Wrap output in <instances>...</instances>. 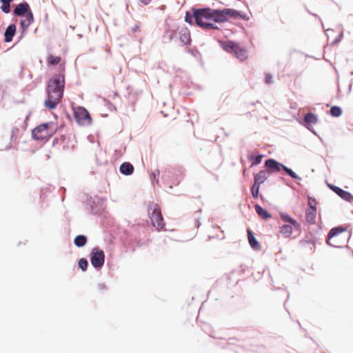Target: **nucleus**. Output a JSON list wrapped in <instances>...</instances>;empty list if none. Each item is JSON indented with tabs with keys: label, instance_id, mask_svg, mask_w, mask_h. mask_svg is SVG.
<instances>
[{
	"label": "nucleus",
	"instance_id": "ddd939ff",
	"mask_svg": "<svg viewBox=\"0 0 353 353\" xmlns=\"http://www.w3.org/2000/svg\"><path fill=\"white\" fill-rule=\"evenodd\" d=\"M179 40L183 45H190L191 42L190 33L187 28H182L179 32Z\"/></svg>",
	"mask_w": 353,
	"mask_h": 353
},
{
	"label": "nucleus",
	"instance_id": "72a5a7b5",
	"mask_svg": "<svg viewBox=\"0 0 353 353\" xmlns=\"http://www.w3.org/2000/svg\"><path fill=\"white\" fill-rule=\"evenodd\" d=\"M140 27H141L140 23H137V24H136V25L132 28V32H134H134H136L137 30H139Z\"/></svg>",
	"mask_w": 353,
	"mask_h": 353
},
{
	"label": "nucleus",
	"instance_id": "0eeeda50",
	"mask_svg": "<svg viewBox=\"0 0 353 353\" xmlns=\"http://www.w3.org/2000/svg\"><path fill=\"white\" fill-rule=\"evenodd\" d=\"M265 166L270 170V172H279L282 168L288 175L294 179H298L299 177L296 174L293 172L291 169L288 168L285 165L279 163L274 159H270L265 161Z\"/></svg>",
	"mask_w": 353,
	"mask_h": 353
},
{
	"label": "nucleus",
	"instance_id": "2f4dec72",
	"mask_svg": "<svg viewBox=\"0 0 353 353\" xmlns=\"http://www.w3.org/2000/svg\"><path fill=\"white\" fill-rule=\"evenodd\" d=\"M308 208H316V201L314 199H312L311 197L308 198Z\"/></svg>",
	"mask_w": 353,
	"mask_h": 353
},
{
	"label": "nucleus",
	"instance_id": "9d476101",
	"mask_svg": "<svg viewBox=\"0 0 353 353\" xmlns=\"http://www.w3.org/2000/svg\"><path fill=\"white\" fill-rule=\"evenodd\" d=\"M91 263L96 268H101L104 264L105 254L103 250L95 248L91 253Z\"/></svg>",
	"mask_w": 353,
	"mask_h": 353
},
{
	"label": "nucleus",
	"instance_id": "f8f14e48",
	"mask_svg": "<svg viewBox=\"0 0 353 353\" xmlns=\"http://www.w3.org/2000/svg\"><path fill=\"white\" fill-rule=\"evenodd\" d=\"M14 14L16 16H23L28 13L29 12H32L30 8V6L28 3H21L18 4L14 10Z\"/></svg>",
	"mask_w": 353,
	"mask_h": 353
},
{
	"label": "nucleus",
	"instance_id": "f257e3e1",
	"mask_svg": "<svg viewBox=\"0 0 353 353\" xmlns=\"http://www.w3.org/2000/svg\"><path fill=\"white\" fill-rule=\"evenodd\" d=\"M240 17L244 20H248L249 17L246 14H241L239 11L231 9L225 8L223 10H213L210 8L192 9V14L187 12L185 17V21L192 24V18L194 19L195 23L200 27L203 28L217 29L214 24L208 22V21H213L216 23H223L228 20V18Z\"/></svg>",
	"mask_w": 353,
	"mask_h": 353
},
{
	"label": "nucleus",
	"instance_id": "f03ea898",
	"mask_svg": "<svg viewBox=\"0 0 353 353\" xmlns=\"http://www.w3.org/2000/svg\"><path fill=\"white\" fill-rule=\"evenodd\" d=\"M65 79L61 74H54L49 80L47 86V99L45 105L49 109H54L61 101L64 90Z\"/></svg>",
	"mask_w": 353,
	"mask_h": 353
},
{
	"label": "nucleus",
	"instance_id": "6e6552de",
	"mask_svg": "<svg viewBox=\"0 0 353 353\" xmlns=\"http://www.w3.org/2000/svg\"><path fill=\"white\" fill-rule=\"evenodd\" d=\"M60 141L61 150L64 153H70L73 151L77 143L76 137L74 134L63 135L60 138Z\"/></svg>",
	"mask_w": 353,
	"mask_h": 353
},
{
	"label": "nucleus",
	"instance_id": "cd10ccee",
	"mask_svg": "<svg viewBox=\"0 0 353 353\" xmlns=\"http://www.w3.org/2000/svg\"><path fill=\"white\" fill-rule=\"evenodd\" d=\"M260 185L254 183V185L251 189L252 194L254 198H257L259 194Z\"/></svg>",
	"mask_w": 353,
	"mask_h": 353
},
{
	"label": "nucleus",
	"instance_id": "1a4fd4ad",
	"mask_svg": "<svg viewBox=\"0 0 353 353\" xmlns=\"http://www.w3.org/2000/svg\"><path fill=\"white\" fill-rule=\"evenodd\" d=\"M74 117L79 125H88L91 123V117L89 112L83 107H77L73 109Z\"/></svg>",
	"mask_w": 353,
	"mask_h": 353
},
{
	"label": "nucleus",
	"instance_id": "dca6fc26",
	"mask_svg": "<svg viewBox=\"0 0 353 353\" xmlns=\"http://www.w3.org/2000/svg\"><path fill=\"white\" fill-rule=\"evenodd\" d=\"M247 232H248V241H249L250 246L254 250H260L261 245L259 244V243L257 241V240L254 237L252 231L250 229H248Z\"/></svg>",
	"mask_w": 353,
	"mask_h": 353
},
{
	"label": "nucleus",
	"instance_id": "4468645a",
	"mask_svg": "<svg viewBox=\"0 0 353 353\" xmlns=\"http://www.w3.org/2000/svg\"><path fill=\"white\" fill-rule=\"evenodd\" d=\"M24 19L21 21V26L23 30L28 28V27L33 23L34 17L32 12H29L26 14L23 15Z\"/></svg>",
	"mask_w": 353,
	"mask_h": 353
},
{
	"label": "nucleus",
	"instance_id": "7c9ffc66",
	"mask_svg": "<svg viewBox=\"0 0 353 353\" xmlns=\"http://www.w3.org/2000/svg\"><path fill=\"white\" fill-rule=\"evenodd\" d=\"M265 81L267 84L273 83L274 81H273L272 77L270 74H269V73L265 74Z\"/></svg>",
	"mask_w": 353,
	"mask_h": 353
},
{
	"label": "nucleus",
	"instance_id": "f704fd0d",
	"mask_svg": "<svg viewBox=\"0 0 353 353\" xmlns=\"http://www.w3.org/2000/svg\"><path fill=\"white\" fill-rule=\"evenodd\" d=\"M142 3L147 5L150 0H140Z\"/></svg>",
	"mask_w": 353,
	"mask_h": 353
},
{
	"label": "nucleus",
	"instance_id": "c9c22d12",
	"mask_svg": "<svg viewBox=\"0 0 353 353\" xmlns=\"http://www.w3.org/2000/svg\"><path fill=\"white\" fill-rule=\"evenodd\" d=\"M169 37H170V39H172V36L171 34L169 36Z\"/></svg>",
	"mask_w": 353,
	"mask_h": 353
},
{
	"label": "nucleus",
	"instance_id": "7ed1b4c3",
	"mask_svg": "<svg viewBox=\"0 0 353 353\" xmlns=\"http://www.w3.org/2000/svg\"><path fill=\"white\" fill-rule=\"evenodd\" d=\"M350 236V231L347 228L337 227L330 231L326 242L330 246L342 248L346 245Z\"/></svg>",
	"mask_w": 353,
	"mask_h": 353
},
{
	"label": "nucleus",
	"instance_id": "4be33fe9",
	"mask_svg": "<svg viewBox=\"0 0 353 353\" xmlns=\"http://www.w3.org/2000/svg\"><path fill=\"white\" fill-rule=\"evenodd\" d=\"M304 120L308 124H315L317 123L318 119L314 114L310 112L305 115Z\"/></svg>",
	"mask_w": 353,
	"mask_h": 353
},
{
	"label": "nucleus",
	"instance_id": "2eb2a0df",
	"mask_svg": "<svg viewBox=\"0 0 353 353\" xmlns=\"http://www.w3.org/2000/svg\"><path fill=\"white\" fill-rule=\"evenodd\" d=\"M316 208H308L305 212V219L309 224H314L316 221Z\"/></svg>",
	"mask_w": 353,
	"mask_h": 353
},
{
	"label": "nucleus",
	"instance_id": "9b49d317",
	"mask_svg": "<svg viewBox=\"0 0 353 353\" xmlns=\"http://www.w3.org/2000/svg\"><path fill=\"white\" fill-rule=\"evenodd\" d=\"M329 187L344 200L351 201L353 199V196L350 192L335 185H329Z\"/></svg>",
	"mask_w": 353,
	"mask_h": 353
},
{
	"label": "nucleus",
	"instance_id": "f3484780",
	"mask_svg": "<svg viewBox=\"0 0 353 353\" xmlns=\"http://www.w3.org/2000/svg\"><path fill=\"white\" fill-rule=\"evenodd\" d=\"M270 174L268 170H261L254 176V183L259 185L262 184L265 181Z\"/></svg>",
	"mask_w": 353,
	"mask_h": 353
},
{
	"label": "nucleus",
	"instance_id": "412c9836",
	"mask_svg": "<svg viewBox=\"0 0 353 353\" xmlns=\"http://www.w3.org/2000/svg\"><path fill=\"white\" fill-rule=\"evenodd\" d=\"M281 218L284 221L288 222V223H290V225H293V227H294V228H296L297 230L300 229V224L296 220L292 219L288 215L282 214Z\"/></svg>",
	"mask_w": 353,
	"mask_h": 353
},
{
	"label": "nucleus",
	"instance_id": "a878e982",
	"mask_svg": "<svg viewBox=\"0 0 353 353\" xmlns=\"http://www.w3.org/2000/svg\"><path fill=\"white\" fill-rule=\"evenodd\" d=\"M47 61L50 65H57L61 61V57L49 54L47 57Z\"/></svg>",
	"mask_w": 353,
	"mask_h": 353
},
{
	"label": "nucleus",
	"instance_id": "aec40b11",
	"mask_svg": "<svg viewBox=\"0 0 353 353\" xmlns=\"http://www.w3.org/2000/svg\"><path fill=\"white\" fill-rule=\"evenodd\" d=\"M255 210L257 214L263 219H266L271 217V214L268 213L265 209L259 205L254 206Z\"/></svg>",
	"mask_w": 353,
	"mask_h": 353
},
{
	"label": "nucleus",
	"instance_id": "bb28decb",
	"mask_svg": "<svg viewBox=\"0 0 353 353\" xmlns=\"http://www.w3.org/2000/svg\"><path fill=\"white\" fill-rule=\"evenodd\" d=\"M342 113L341 108L338 106H333L330 109V114L332 117H339Z\"/></svg>",
	"mask_w": 353,
	"mask_h": 353
},
{
	"label": "nucleus",
	"instance_id": "c756f323",
	"mask_svg": "<svg viewBox=\"0 0 353 353\" xmlns=\"http://www.w3.org/2000/svg\"><path fill=\"white\" fill-rule=\"evenodd\" d=\"M263 155H257L256 157H251L250 159L252 160V165H258L261 162Z\"/></svg>",
	"mask_w": 353,
	"mask_h": 353
},
{
	"label": "nucleus",
	"instance_id": "6ab92c4d",
	"mask_svg": "<svg viewBox=\"0 0 353 353\" xmlns=\"http://www.w3.org/2000/svg\"><path fill=\"white\" fill-rule=\"evenodd\" d=\"M120 172L125 175L132 174L134 172L133 165L128 162H124L120 165Z\"/></svg>",
	"mask_w": 353,
	"mask_h": 353
},
{
	"label": "nucleus",
	"instance_id": "5701e85b",
	"mask_svg": "<svg viewBox=\"0 0 353 353\" xmlns=\"http://www.w3.org/2000/svg\"><path fill=\"white\" fill-rule=\"evenodd\" d=\"M292 225H283L281 227L280 232L286 237H289L292 233Z\"/></svg>",
	"mask_w": 353,
	"mask_h": 353
},
{
	"label": "nucleus",
	"instance_id": "a211bd4d",
	"mask_svg": "<svg viewBox=\"0 0 353 353\" xmlns=\"http://www.w3.org/2000/svg\"><path fill=\"white\" fill-rule=\"evenodd\" d=\"M16 32V26L14 24H11L8 26L6 28V32L4 33L5 41L10 42L12 40V37L15 34Z\"/></svg>",
	"mask_w": 353,
	"mask_h": 353
},
{
	"label": "nucleus",
	"instance_id": "20e7f679",
	"mask_svg": "<svg viewBox=\"0 0 353 353\" xmlns=\"http://www.w3.org/2000/svg\"><path fill=\"white\" fill-rule=\"evenodd\" d=\"M57 130V126L53 122L44 123L36 127L32 132V137L37 141L48 140Z\"/></svg>",
	"mask_w": 353,
	"mask_h": 353
},
{
	"label": "nucleus",
	"instance_id": "c85d7f7f",
	"mask_svg": "<svg viewBox=\"0 0 353 353\" xmlns=\"http://www.w3.org/2000/svg\"><path fill=\"white\" fill-rule=\"evenodd\" d=\"M79 267L83 270V271H85L87 270V268H88V261L85 259H81L79 261Z\"/></svg>",
	"mask_w": 353,
	"mask_h": 353
},
{
	"label": "nucleus",
	"instance_id": "b1692460",
	"mask_svg": "<svg viewBox=\"0 0 353 353\" xmlns=\"http://www.w3.org/2000/svg\"><path fill=\"white\" fill-rule=\"evenodd\" d=\"M1 1V3H2L1 6V10L4 12V13H9L10 12V3L13 1V0H0Z\"/></svg>",
	"mask_w": 353,
	"mask_h": 353
},
{
	"label": "nucleus",
	"instance_id": "39448f33",
	"mask_svg": "<svg viewBox=\"0 0 353 353\" xmlns=\"http://www.w3.org/2000/svg\"><path fill=\"white\" fill-rule=\"evenodd\" d=\"M221 47L226 52L234 54L235 57L241 61L248 58L246 49L241 47L238 43L234 41H228L222 42Z\"/></svg>",
	"mask_w": 353,
	"mask_h": 353
},
{
	"label": "nucleus",
	"instance_id": "423d86ee",
	"mask_svg": "<svg viewBox=\"0 0 353 353\" xmlns=\"http://www.w3.org/2000/svg\"><path fill=\"white\" fill-rule=\"evenodd\" d=\"M148 213L153 226L158 230L163 229L165 223L159 205L156 203L150 205L148 207Z\"/></svg>",
	"mask_w": 353,
	"mask_h": 353
},
{
	"label": "nucleus",
	"instance_id": "473e14b6",
	"mask_svg": "<svg viewBox=\"0 0 353 353\" xmlns=\"http://www.w3.org/2000/svg\"><path fill=\"white\" fill-rule=\"evenodd\" d=\"M19 130L17 128H14L12 130V139H16L17 138Z\"/></svg>",
	"mask_w": 353,
	"mask_h": 353
},
{
	"label": "nucleus",
	"instance_id": "393cba45",
	"mask_svg": "<svg viewBox=\"0 0 353 353\" xmlns=\"http://www.w3.org/2000/svg\"><path fill=\"white\" fill-rule=\"evenodd\" d=\"M74 242L77 247H82L85 245L87 238L83 235H78L75 237Z\"/></svg>",
	"mask_w": 353,
	"mask_h": 353
}]
</instances>
